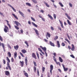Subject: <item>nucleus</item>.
<instances>
[{
  "mask_svg": "<svg viewBox=\"0 0 77 77\" xmlns=\"http://www.w3.org/2000/svg\"><path fill=\"white\" fill-rule=\"evenodd\" d=\"M68 48H69V50H71V47H70V46H69V45L68 46Z\"/></svg>",
  "mask_w": 77,
  "mask_h": 77,
  "instance_id": "nucleus-61",
  "label": "nucleus"
},
{
  "mask_svg": "<svg viewBox=\"0 0 77 77\" xmlns=\"http://www.w3.org/2000/svg\"><path fill=\"white\" fill-rule=\"evenodd\" d=\"M20 64L21 67H23V66H24V61H20Z\"/></svg>",
  "mask_w": 77,
  "mask_h": 77,
  "instance_id": "nucleus-6",
  "label": "nucleus"
},
{
  "mask_svg": "<svg viewBox=\"0 0 77 77\" xmlns=\"http://www.w3.org/2000/svg\"><path fill=\"white\" fill-rule=\"evenodd\" d=\"M8 5L9 6H10V7L11 8H12L13 10L14 11V12H16V10H15V8H14L12 6H11V5L8 4Z\"/></svg>",
  "mask_w": 77,
  "mask_h": 77,
  "instance_id": "nucleus-10",
  "label": "nucleus"
},
{
  "mask_svg": "<svg viewBox=\"0 0 77 77\" xmlns=\"http://www.w3.org/2000/svg\"><path fill=\"white\" fill-rule=\"evenodd\" d=\"M14 27L17 30H19L20 29V28L18 27L17 26H14Z\"/></svg>",
  "mask_w": 77,
  "mask_h": 77,
  "instance_id": "nucleus-37",
  "label": "nucleus"
},
{
  "mask_svg": "<svg viewBox=\"0 0 77 77\" xmlns=\"http://www.w3.org/2000/svg\"><path fill=\"white\" fill-rule=\"evenodd\" d=\"M5 74L6 75H7L8 76V75H10V72H9L8 71H6L5 72Z\"/></svg>",
  "mask_w": 77,
  "mask_h": 77,
  "instance_id": "nucleus-9",
  "label": "nucleus"
},
{
  "mask_svg": "<svg viewBox=\"0 0 77 77\" xmlns=\"http://www.w3.org/2000/svg\"><path fill=\"white\" fill-rule=\"evenodd\" d=\"M25 63L26 66H27V57H25Z\"/></svg>",
  "mask_w": 77,
  "mask_h": 77,
  "instance_id": "nucleus-12",
  "label": "nucleus"
},
{
  "mask_svg": "<svg viewBox=\"0 0 77 77\" xmlns=\"http://www.w3.org/2000/svg\"><path fill=\"white\" fill-rule=\"evenodd\" d=\"M67 22L69 25H70V26H71V25H72V24L71 23V22H70L69 20H67Z\"/></svg>",
  "mask_w": 77,
  "mask_h": 77,
  "instance_id": "nucleus-30",
  "label": "nucleus"
},
{
  "mask_svg": "<svg viewBox=\"0 0 77 77\" xmlns=\"http://www.w3.org/2000/svg\"><path fill=\"white\" fill-rule=\"evenodd\" d=\"M47 36L49 38H50V36H51V35L49 33L47 32V35H46V36L47 39H48V38Z\"/></svg>",
  "mask_w": 77,
  "mask_h": 77,
  "instance_id": "nucleus-5",
  "label": "nucleus"
},
{
  "mask_svg": "<svg viewBox=\"0 0 77 77\" xmlns=\"http://www.w3.org/2000/svg\"><path fill=\"white\" fill-rule=\"evenodd\" d=\"M48 16L49 18H50L51 19V20H53V18L52 16H51V15L50 14H48Z\"/></svg>",
  "mask_w": 77,
  "mask_h": 77,
  "instance_id": "nucleus-25",
  "label": "nucleus"
},
{
  "mask_svg": "<svg viewBox=\"0 0 77 77\" xmlns=\"http://www.w3.org/2000/svg\"><path fill=\"white\" fill-rule=\"evenodd\" d=\"M25 43L26 44L27 47H29V44H28V43H27V41H25Z\"/></svg>",
  "mask_w": 77,
  "mask_h": 77,
  "instance_id": "nucleus-41",
  "label": "nucleus"
},
{
  "mask_svg": "<svg viewBox=\"0 0 77 77\" xmlns=\"http://www.w3.org/2000/svg\"><path fill=\"white\" fill-rule=\"evenodd\" d=\"M0 40L1 41H2V42H3V38H2V36H1V35H0Z\"/></svg>",
  "mask_w": 77,
  "mask_h": 77,
  "instance_id": "nucleus-44",
  "label": "nucleus"
},
{
  "mask_svg": "<svg viewBox=\"0 0 77 77\" xmlns=\"http://www.w3.org/2000/svg\"><path fill=\"white\" fill-rule=\"evenodd\" d=\"M56 64H57V65H59V66H60L61 65H60V62H57V61H56Z\"/></svg>",
  "mask_w": 77,
  "mask_h": 77,
  "instance_id": "nucleus-40",
  "label": "nucleus"
},
{
  "mask_svg": "<svg viewBox=\"0 0 77 77\" xmlns=\"http://www.w3.org/2000/svg\"><path fill=\"white\" fill-rule=\"evenodd\" d=\"M70 20L71 19V17H69V16H68V17H67Z\"/></svg>",
  "mask_w": 77,
  "mask_h": 77,
  "instance_id": "nucleus-64",
  "label": "nucleus"
},
{
  "mask_svg": "<svg viewBox=\"0 0 77 77\" xmlns=\"http://www.w3.org/2000/svg\"><path fill=\"white\" fill-rule=\"evenodd\" d=\"M59 60L60 62H63V60H62V58L60 57H59Z\"/></svg>",
  "mask_w": 77,
  "mask_h": 77,
  "instance_id": "nucleus-31",
  "label": "nucleus"
},
{
  "mask_svg": "<svg viewBox=\"0 0 77 77\" xmlns=\"http://www.w3.org/2000/svg\"><path fill=\"white\" fill-rule=\"evenodd\" d=\"M51 30H52V31H53V30H54V28H53V26H51Z\"/></svg>",
  "mask_w": 77,
  "mask_h": 77,
  "instance_id": "nucleus-45",
  "label": "nucleus"
},
{
  "mask_svg": "<svg viewBox=\"0 0 77 77\" xmlns=\"http://www.w3.org/2000/svg\"><path fill=\"white\" fill-rule=\"evenodd\" d=\"M33 63L35 66H37V65H36V63L35 62L33 61Z\"/></svg>",
  "mask_w": 77,
  "mask_h": 77,
  "instance_id": "nucleus-51",
  "label": "nucleus"
},
{
  "mask_svg": "<svg viewBox=\"0 0 77 77\" xmlns=\"http://www.w3.org/2000/svg\"><path fill=\"white\" fill-rule=\"evenodd\" d=\"M34 72H36V67L35 66H34Z\"/></svg>",
  "mask_w": 77,
  "mask_h": 77,
  "instance_id": "nucleus-42",
  "label": "nucleus"
},
{
  "mask_svg": "<svg viewBox=\"0 0 77 77\" xmlns=\"http://www.w3.org/2000/svg\"><path fill=\"white\" fill-rule=\"evenodd\" d=\"M57 39H58V36L56 35L55 37L54 38V41H56Z\"/></svg>",
  "mask_w": 77,
  "mask_h": 77,
  "instance_id": "nucleus-33",
  "label": "nucleus"
},
{
  "mask_svg": "<svg viewBox=\"0 0 77 77\" xmlns=\"http://www.w3.org/2000/svg\"><path fill=\"white\" fill-rule=\"evenodd\" d=\"M11 62H14V59L13 57H12L11 59Z\"/></svg>",
  "mask_w": 77,
  "mask_h": 77,
  "instance_id": "nucleus-46",
  "label": "nucleus"
},
{
  "mask_svg": "<svg viewBox=\"0 0 77 77\" xmlns=\"http://www.w3.org/2000/svg\"><path fill=\"white\" fill-rule=\"evenodd\" d=\"M44 3L46 5V6H47V7H48V8H49V7H50V5L48 4V3L45 2H44Z\"/></svg>",
  "mask_w": 77,
  "mask_h": 77,
  "instance_id": "nucleus-21",
  "label": "nucleus"
},
{
  "mask_svg": "<svg viewBox=\"0 0 77 77\" xmlns=\"http://www.w3.org/2000/svg\"><path fill=\"white\" fill-rule=\"evenodd\" d=\"M19 13L22 16V17H24V15L23 14V12H21L20 11H19Z\"/></svg>",
  "mask_w": 77,
  "mask_h": 77,
  "instance_id": "nucleus-23",
  "label": "nucleus"
},
{
  "mask_svg": "<svg viewBox=\"0 0 77 77\" xmlns=\"http://www.w3.org/2000/svg\"><path fill=\"white\" fill-rule=\"evenodd\" d=\"M34 30V31H35L36 34L38 35L39 36V32H38V31L37 30V29H35V28H33V29Z\"/></svg>",
  "mask_w": 77,
  "mask_h": 77,
  "instance_id": "nucleus-11",
  "label": "nucleus"
},
{
  "mask_svg": "<svg viewBox=\"0 0 77 77\" xmlns=\"http://www.w3.org/2000/svg\"><path fill=\"white\" fill-rule=\"evenodd\" d=\"M45 67H44L42 68V70L43 71V72H44V71H45Z\"/></svg>",
  "mask_w": 77,
  "mask_h": 77,
  "instance_id": "nucleus-43",
  "label": "nucleus"
},
{
  "mask_svg": "<svg viewBox=\"0 0 77 77\" xmlns=\"http://www.w3.org/2000/svg\"><path fill=\"white\" fill-rule=\"evenodd\" d=\"M45 52H46V50H47V48H45V47H44L42 49Z\"/></svg>",
  "mask_w": 77,
  "mask_h": 77,
  "instance_id": "nucleus-34",
  "label": "nucleus"
},
{
  "mask_svg": "<svg viewBox=\"0 0 77 77\" xmlns=\"http://www.w3.org/2000/svg\"><path fill=\"white\" fill-rule=\"evenodd\" d=\"M14 48L16 50H18V48H19V46L18 45H17L16 46H14Z\"/></svg>",
  "mask_w": 77,
  "mask_h": 77,
  "instance_id": "nucleus-15",
  "label": "nucleus"
},
{
  "mask_svg": "<svg viewBox=\"0 0 77 77\" xmlns=\"http://www.w3.org/2000/svg\"><path fill=\"white\" fill-rule=\"evenodd\" d=\"M55 57L54 56L53 57L54 60V61H55V62H57V60H56V59Z\"/></svg>",
  "mask_w": 77,
  "mask_h": 77,
  "instance_id": "nucleus-36",
  "label": "nucleus"
},
{
  "mask_svg": "<svg viewBox=\"0 0 77 77\" xmlns=\"http://www.w3.org/2000/svg\"><path fill=\"white\" fill-rule=\"evenodd\" d=\"M12 15L14 17V18H16V19H17V20H18V18L17 16L15 15V14H12Z\"/></svg>",
  "mask_w": 77,
  "mask_h": 77,
  "instance_id": "nucleus-24",
  "label": "nucleus"
},
{
  "mask_svg": "<svg viewBox=\"0 0 77 77\" xmlns=\"http://www.w3.org/2000/svg\"><path fill=\"white\" fill-rule=\"evenodd\" d=\"M31 20H32L33 21H35V19L34 18H33L32 17H31Z\"/></svg>",
  "mask_w": 77,
  "mask_h": 77,
  "instance_id": "nucleus-55",
  "label": "nucleus"
},
{
  "mask_svg": "<svg viewBox=\"0 0 77 77\" xmlns=\"http://www.w3.org/2000/svg\"><path fill=\"white\" fill-rule=\"evenodd\" d=\"M2 47L4 49V51L5 52V45L3 43H2Z\"/></svg>",
  "mask_w": 77,
  "mask_h": 77,
  "instance_id": "nucleus-32",
  "label": "nucleus"
},
{
  "mask_svg": "<svg viewBox=\"0 0 77 77\" xmlns=\"http://www.w3.org/2000/svg\"><path fill=\"white\" fill-rule=\"evenodd\" d=\"M59 21L60 23L61 27H62L63 29V28H64V27H63V23H62V21H61L60 20H59Z\"/></svg>",
  "mask_w": 77,
  "mask_h": 77,
  "instance_id": "nucleus-13",
  "label": "nucleus"
},
{
  "mask_svg": "<svg viewBox=\"0 0 77 77\" xmlns=\"http://www.w3.org/2000/svg\"><path fill=\"white\" fill-rule=\"evenodd\" d=\"M62 46H63V47H64V46H65V43H64L62 42Z\"/></svg>",
  "mask_w": 77,
  "mask_h": 77,
  "instance_id": "nucleus-57",
  "label": "nucleus"
},
{
  "mask_svg": "<svg viewBox=\"0 0 77 77\" xmlns=\"http://www.w3.org/2000/svg\"><path fill=\"white\" fill-rule=\"evenodd\" d=\"M20 32L21 33H23V29H21Z\"/></svg>",
  "mask_w": 77,
  "mask_h": 77,
  "instance_id": "nucleus-62",
  "label": "nucleus"
},
{
  "mask_svg": "<svg viewBox=\"0 0 77 77\" xmlns=\"http://www.w3.org/2000/svg\"><path fill=\"white\" fill-rule=\"evenodd\" d=\"M5 21H6L7 22V25L8 26H9L10 29H11V25H10V24H9V21H8V20H5Z\"/></svg>",
  "mask_w": 77,
  "mask_h": 77,
  "instance_id": "nucleus-16",
  "label": "nucleus"
},
{
  "mask_svg": "<svg viewBox=\"0 0 77 77\" xmlns=\"http://www.w3.org/2000/svg\"><path fill=\"white\" fill-rule=\"evenodd\" d=\"M72 48H71V50L72 51H74L75 49V47H74V45L73 44H72Z\"/></svg>",
  "mask_w": 77,
  "mask_h": 77,
  "instance_id": "nucleus-19",
  "label": "nucleus"
},
{
  "mask_svg": "<svg viewBox=\"0 0 77 77\" xmlns=\"http://www.w3.org/2000/svg\"><path fill=\"white\" fill-rule=\"evenodd\" d=\"M38 49L39 50V51H40V52L41 53H42V54H44V55L45 54H44V52H42V50H41V48H38Z\"/></svg>",
  "mask_w": 77,
  "mask_h": 77,
  "instance_id": "nucleus-17",
  "label": "nucleus"
},
{
  "mask_svg": "<svg viewBox=\"0 0 77 77\" xmlns=\"http://www.w3.org/2000/svg\"><path fill=\"white\" fill-rule=\"evenodd\" d=\"M13 22L17 26H19L18 25L21 26V23H20L19 22H18L17 21H13Z\"/></svg>",
  "mask_w": 77,
  "mask_h": 77,
  "instance_id": "nucleus-3",
  "label": "nucleus"
},
{
  "mask_svg": "<svg viewBox=\"0 0 77 77\" xmlns=\"http://www.w3.org/2000/svg\"><path fill=\"white\" fill-rule=\"evenodd\" d=\"M53 54H54V56H56V53L54 52V53Z\"/></svg>",
  "mask_w": 77,
  "mask_h": 77,
  "instance_id": "nucleus-63",
  "label": "nucleus"
},
{
  "mask_svg": "<svg viewBox=\"0 0 77 77\" xmlns=\"http://www.w3.org/2000/svg\"><path fill=\"white\" fill-rule=\"evenodd\" d=\"M59 4L60 5L61 7H63V5L62 4L61 2H59Z\"/></svg>",
  "mask_w": 77,
  "mask_h": 77,
  "instance_id": "nucleus-39",
  "label": "nucleus"
},
{
  "mask_svg": "<svg viewBox=\"0 0 77 77\" xmlns=\"http://www.w3.org/2000/svg\"><path fill=\"white\" fill-rule=\"evenodd\" d=\"M37 75L38 76H39V70L37 69Z\"/></svg>",
  "mask_w": 77,
  "mask_h": 77,
  "instance_id": "nucleus-50",
  "label": "nucleus"
},
{
  "mask_svg": "<svg viewBox=\"0 0 77 77\" xmlns=\"http://www.w3.org/2000/svg\"><path fill=\"white\" fill-rule=\"evenodd\" d=\"M58 29L59 30H60V31H62V29H61V28H60V26H59L58 27Z\"/></svg>",
  "mask_w": 77,
  "mask_h": 77,
  "instance_id": "nucleus-58",
  "label": "nucleus"
},
{
  "mask_svg": "<svg viewBox=\"0 0 77 77\" xmlns=\"http://www.w3.org/2000/svg\"><path fill=\"white\" fill-rule=\"evenodd\" d=\"M65 41H67V42H68L69 44H70V42H69V41L68 40V39H65Z\"/></svg>",
  "mask_w": 77,
  "mask_h": 77,
  "instance_id": "nucleus-48",
  "label": "nucleus"
},
{
  "mask_svg": "<svg viewBox=\"0 0 77 77\" xmlns=\"http://www.w3.org/2000/svg\"><path fill=\"white\" fill-rule=\"evenodd\" d=\"M49 43H50L51 45V46H52V47H54V46H55L54 44V43H53V42H50Z\"/></svg>",
  "mask_w": 77,
  "mask_h": 77,
  "instance_id": "nucleus-22",
  "label": "nucleus"
},
{
  "mask_svg": "<svg viewBox=\"0 0 77 77\" xmlns=\"http://www.w3.org/2000/svg\"><path fill=\"white\" fill-rule=\"evenodd\" d=\"M4 30L5 33H7L8 32V30H9V28L8 26L5 25V28L4 29Z\"/></svg>",
  "mask_w": 77,
  "mask_h": 77,
  "instance_id": "nucleus-2",
  "label": "nucleus"
},
{
  "mask_svg": "<svg viewBox=\"0 0 77 77\" xmlns=\"http://www.w3.org/2000/svg\"><path fill=\"white\" fill-rule=\"evenodd\" d=\"M50 72H51V75L52 74V71H53V66L52 65H51L50 66Z\"/></svg>",
  "mask_w": 77,
  "mask_h": 77,
  "instance_id": "nucleus-4",
  "label": "nucleus"
},
{
  "mask_svg": "<svg viewBox=\"0 0 77 77\" xmlns=\"http://www.w3.org/2000/svg\"><path fill=\"white\" fill-rule=\"evenodd\" d=\"M32 56L33 58H34L35 59H37V57H36V56L34 53H32Z\"/></svg>",
  "mask_w": 77,
  "mask_h": 77,
  "instance_id": "nucleus-7",
  "label": "nucleus"
},
{
  "mask_svg": "<svg viewBox=\"0 0 77 77\" xmlns=\"http://www.w3.org/2000/svg\"><path fill=\"white\" fill-rule=\"evenodd\" d=\"M36 55L38 58V59H39V54L38 53V52H36Z\"/></svg>",
  "mask_w": 77,
  "mask_h": 77,
  "instance_id": "nucleus-35",
  "label": "nucleus"
},
{
  "mask_svg": "<svg viewBox=\"0 0 77 77\" xmlns=\"http://www.w3.org/2000/svg\"><path fill=\"white\" fill-rule=\"evenodd\" d=\"M67 35L68 38H69V40H71V38H70V37H69V35H68V34H67Z\"/></svg>",
  "mask_w": 77,
  "mask_h": 77,
  "instance_id": "nucleus-54",
  "label": "nucleus"
},
{
  "mask_svg": "<svg viewBox=\"0 0 77 77\" xmlns=\"http://www.w3.org/2000/svg\"><path fill=\"white\" fill-rule=\"evenodd\" d=\"M0 14L1 15H2V16H4V15H3V14L2 13L0 12Z\"/></svg>",
  "mask_w": 77,
  "mask_h": 77,
  "instance_id": "nucleus-59",
  "label": "nucleus"
},
{
  "mask_svg": "<svg viewBox=\"0 0 77 77\" xmlns=\"http://www.w3.org/2000/svg\"><path fill=\"white\" fill-rule=\"evenodd\" d=\"M32 24L33 25V26H34L35 27H38V25H36V24H35V23L33 22L32 23Z\"/></svg>",
  "mask_w": 77,
  "mask_h": 77,
  "instance_id": "nucleus-29",
  "label": "nucleus"
},
{
  "mask_svg": "<svg viewBox=\"0 0 77 77\" xmlns=\"http://www.w3.org/2000/svg\"><path fill=\"white\" fill-rule=\"evenodd\" d=\"M32 1L33 2V3H38L37 1L36 0H32Z\"/></svg>",
  "mask_w": 77,
  "mask_h": 77,
  "instance_id": "nucleus-38",
  "label": "nucleus"
},
{
  "mask_svg": "<svg viewBox=\"0 0 77 77\" xmlns=\"http://www.w3.org/2000/svg\"><path fill=\"white\" fill-rule=\"evenodd\" d=\"M62 65L63 66L64 71H68V68H65V66H64L63 64H62Z\"/></svg>",
  "mask_w": 77,
  "mask_h": 77,
  "instance_id": "nucleus-14",
  "label": "nucleus"
},
{
  "mask_svg": "<svg viewBox=\"0 0 77 77\" xmlns=\"http://www.w3.org/2000/svg\"><path fill=\"white\" fill-rule=\"evenodd\" d=\"M21 51L22 53H23V54H25L26 53H27V51L25 49H23Z\"/></svg>",
  "mask_w": 77,
  "mask_h": 77,
  "instance_id": "nucleus-20",
  "label": "nucleus"
},
{
  "mask_svg": "<svg viewBox=\"0 0 77 77\" xmlns=\"http://www.w3.org/2000/svg\"><path fill=\"white\" fill-rule=\"evenodd\" d=\"M26 5H27V6H32V5H31V4H30L29 2H26Z\"/></svg>",
  "mask_w": 77,
  "mask_h": 77,
  "instance_id": "nucleus-28",
  "label": "nucleus"
},
{
  "mask_svg": "<svg viewBox=\"0 0 77 77\" xmlns=\"http://www.w3.org/2000/svg\"><path fill=\"white\" fill-rule=\"evenodd\" d=\"M23 72L24 74V75H25V76H26V77H29V75H28V73H27L26 72V71H25V70H23Z\"/></svg>",
  "mask_w": 77,
  "mask_h": 77,
  "instance_id": "nucleus-8",
  "label": "nucleus"
},
{
  "mask_svg": "<svg viewBox=\"0 0 77 77\" xmlns=\"http://www.w3.org/2000/svg\"><path fill=\"white\" fill-rule=\"evenodd\" d=\"M3 63L4 65H5L6 64V61L5 60V59L3 60Z\"/></svg>",
  "mask_w": 77,
  "mask_h": 77,
  "instance_id": "nucleus-47",
  "label": "nucleus"
},
{
  "mask_svg": "<svg viewBox=\"0 0 77 77\" xmlns=\"http://www.w3.org/2000/svg\"><path fill=\"white\" fill-rule=\"evenodd\" d=\"M6 58H7V61H8V62H7V65L8 67L7 66L6 67V69L8 70L9 68V69H10V71H11L12 69L11 67V66H10V64H9V63L11 62V61L10 60H9V58L8 57H7Z\"/></svg>",
  "mask_w": 77,
  "mask_h": 77,
  "instance_id": "nucleus-1",
  "label": "nucleus"
},
{
  "mask_svg": "<svg viewBox=\"0 0 77 77\" xmlns=\"http://www.w3.org/2000/svg\"><path fill=\"white\" fill-rule=\"evenodd\" d=\"M70 56L71 57H72V58H73L74 59L75 58V57H74V55H73V54L71 55Z\"/></svg>",
  "mask_w": 77,
  "mask_h": 77,
  "instance_id": "nucleus-49",
  "label": "nucleus"
},
{
  "mask_svg": "<svg viewBox=\"0 0 77 77\" xmlns=\"http://www.w3.org/2000/svg\"><path fill=\"white\" fill-rule=\"evenodd\" d=\"M57 45L58 46V47L59 48L60 47V43L59 42V41H57Z\"/></svg>",
  "mask_w": 77,
  "mask_h": 77,
  "instance_id": "nucleus-18",
  "label": "nucleus"
},
{
  "mask_svg": "<svg viewBox=\"0 0 77 77\" xmlns=\"http://www.w3.org/2000/svg\"><path fill=\"white\" fill-rule=\"evenodd\" d=\"M53 15L54 19H56V15L55 14H54Z\"/></svg>",
  "mask_w": 77,
  "mask_h": 77,
  "instance_id": "nucleus-53",
  "label": "nucleus"
},
{
  "mask_svg": "<svg viewBox=\"0 0 77 77\" xmlns=\"http://www.w3.org/2000/svg\"><path fill=\"white\" fill-rule=\"evenodd\" d=\"M20 54L21 55V56H22V57H24V55H23V53H21V52H20Z\"/></svg>",
  "mask_w": 77,
  "mask_h": 77,
  "instance_id": "nucleus-52",
  "label": "nucleus"
},
{
  "mask_svg": "<svg viewBox=\"0 0 77 77\" xmlns=\"http://www.w3.org/2000/svg\"><path fill=\"white\" fill-rule=\"evenodd\" d=\"M69 5L71 7V8H72V5L71 4V3H69Z\"/></svg>",
  "mask_w": 77,
  "mask_h": 77,
  "instance_id": "nucleus-56",
  "label": "nucleus"
},
{
  "mask_svg": "<svg viewBox=\"0 0 77 77\" xmlns=\"http://www.w3.org/2000/svg\"><path fill=\"white\" fill-rule=\"evenodd\" d=\"M8 57H11V52H8Z\"/></svg>",
  "mask_w": 77,
  "mask_h": 77,
  "instance_id": "nucleus-26",
  "label": "nucleus"
},
{
  "mask_svg": "<svg viewBox=\"0 0 77 77\" xmlns=\"http://www.w3.org/2000/svg\"><path fill=\"white\" fill-rule=\"evenodd\" d=\"M17 53L16 52H15L14 53V59H16V57H17Z\"/></svg>",
  "mask_w": 77,
  "mask_h": 77,
  "instance_id": "nucleus-27",
  "label": "nucleus"
},
{
  "mask_svg": "<svg viewBox=\"0 0 77 77\" xmlns=\"http://www.w3.org/2000/svg\"><path fill=\"white\" fill-rule=\"evenodd\" d=\"M40 12H42V13H44V11L42 10H41Z\"/></svg>",
  "mask_w": 77,
  "mask_h": 77,
  "instance_id": "nucleus-60",
  "label": "nucleus"
}]
</instances>
